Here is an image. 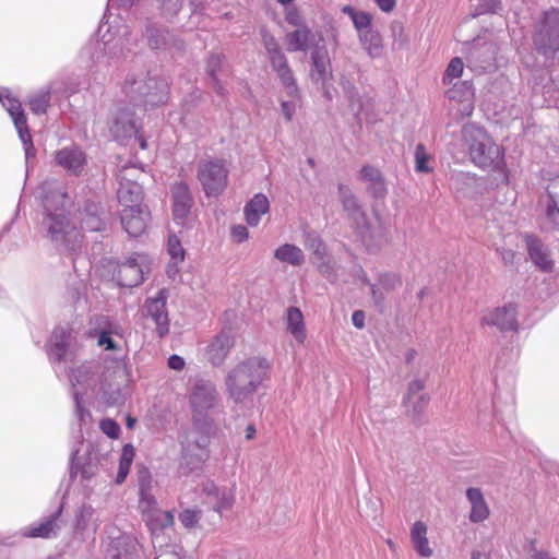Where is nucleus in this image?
<instances>
[{"instance_id": "62", "label": "nucleus", "mask_w": 559, "mask_h": 559, "mask_svg": "<svg viewBox=\"0 0 559 559\" xmlns=\"http://www.w3.org/2000/svg\"><path fill=\"white\" fill-rule=\"evenodd\" d=\"M392 35L395 41H399L401 45L406 44L407 38L405 35V28L401 23L392 24Z\"/></svg>"}, {"instance_id": "16", "label": "nucleus", "mask_w": 559, "mask_h": 559, "mask_svg": "<svg viewBox=\"0 0 559 559\" xmlns=\"http://www.w3.org/2000/svg\"><path fill=\"white\" fill-rule=\"evenodd\" d=\"M535 48L545 57H554L559 50V22L547 16L534 37Z\"/></svg>"}, {"instance_id": "55", "label": "nucleus", "mask_w": 559, "mask_h": 559, "mask_svg": "<svg viewBox=\"0 0 559 559\" xmlns=\"http://www.w3.org/2000/svg\"><path fill=\"white\" fill-rule=\"evenodd\" d=\"M200 518L201 512L192 509H186L179 515V520L182 525L189 528L193 527L199 522Z\"/></svg>"}, {"instance_id": "63", "label": "nucleus", "mask_w": 559, "mask_h": 559, "mask_svg": "<svg viewBox=\"0 0 559 559\" xmlns=\"http://www.w3.org/2000/svg\"><path fill=\"white\" fill-rule=\"evenodd\" d=\"M221 488L217 487L213 481H205L202 485V491L207 497L209 502L212 503L214 501L216 493L218 492Z\"/></svg>"}, {"instance_id": "41", "label": "nucleus", "mask_w": 559, "mask_h": 559, "mask_svg": "<svg viewBox=\"0 0 559 559\" xmlns=\"http://www.w3.org/2000/svg\"><path fill=\"white\" fill-rule=\"evenodd\" d=\"M342 12L350 17L358 36H360L362 33L373 29V17L370 13L365 11H357L352 5H344L342 8Z\"/></svg>"}, {"instance_id": "12", "label": "nucleus", "mask_w": 559, "mask_h": 559, "mask_svg": "<svg viewBox=\"0 0 559 559\" xmlns=\"http://www.w3.org/2000/svg\"><path fill=\"white\" fill-rule=\"evenodd\" d=\"M481 324L496 326L502 332L518 330V310L515 304L486 310L481 316Z\"/></svg>"}, {"instance_id": "39", "label": "nucleus", "mask_w": 559, "mask_h": 559, "mask_svg": "<svg viewBox=\"0 0 559 559\" xmlns=\"http://www.w3.org/2000/svg\"><path fill=\"white\" fill-rule=\"evenodd\" d=\"M359 43L367 55L371 58H380L383 53V39L377 29L362 33L358 36Z\"/></svg>"}, {"instance_id": "38", "label": "nucleus", "mask_w": 559, "mask_h": 559, "mask_svg": "<svg viewBox=\"0 0 559 559\" xmlns=\"http://www.w3.org/2000/svg\"><path fill=\"white\" fill-rule=\"evenodd\" d=\"M411 538L415 550L421 557H430L432 555V549L429 547L427 538V525L424 522L417 521L413 524Z\"/></svg>"}, {"instance_id": "5", "label": "nucleus", "mask_w": 559, "mask_h": 559, "mask_svg": "<svg viewBox=\"0 0 559 559\" xmlns=\"http://www.w3.org/2000/svg\"><path fill=\"white\" fill-rule=\"evenodd\" d=\"M462 134L469 157L476 166L484 169L500 167L503 163V151L483 128L467 123L463 127Z\"/></svg>"}, {"instance_id": "31", "label": "nucleus", "mask_w": 559, "mask_h": 559, "mask_svg": "<svg viewBox=\"0 0 559 559\" xmlns=\"http://www.w3.org/2000/svg\"><path fill=\"white\" fill-rule=\"evenodd\" d=\"M129 28L123 26L117 37L106 34L102 35V41H97V48L103 50L110 59H118L124 56L126 43L128 41Z\"/></svg>"}, {"instance_id": "30", "label": "nucleus", "mask_w": 559, "mask_h": 559, "mask_svg": "<svg viewBox=\"0 0 559 559\" xmlns=\"http://www.w3.org/2000/svg\"><path fill=\"white\" fill-rule=\"evenodd\" d=\"M61 507L49 518L45 519L41 522L34 523L33 525L28 526L25 532L24 536L26 537H40V538H52L56 537L61 528L60 524V514H61Z\"/></svg>"}, {"instance_id": "37", "label": "nucleus", "mask_w": 559, "mask_h": 559, "mask_svg": "<svg viewBox=\"0 0 559 559\" xmlns=\"http://www.w3.org/2000/svg\"><path fill=\"white\" fill-rule=\"evenodd\" d=\"M286 329L298 343H304L306 340V326L304 314L297 307H289L286 313Z\"/></svg>"}, {"instance_id": "11", "label": "nucleus", "mask_w": 559, "mask_h": 559, "mask_svg": "<svg viewBox=\"0 0 559 559\" xmlns=\"http://www.w3.org/2000/svg\"><path fill=\"white\" fill-rule=\"evenodd\" d=\"M150 271V261L145 254L133 253L123 263L118 265L116 278L119 285L134 287L144 281Z\"/></svg>"}, {"instance_id": "1", "label": "nucleus", "mask_w": 559, "mask_h": 559, "mask_svg": "<svg viewBox=\"0 0 559 559\" xmlns=\"http://www.w3.org/2000/svg\"><path fill=\"white\" fill-rule=\"evenodd\" d=\"M44 217L40 224L45 237L57 247L75 251L82 241L80 231L70 222L66 205L68 195L63 187L53 181H46L41 186Z\"/></svg>"}, {"instance_id": "22", "label": "nucleus", "mask_w": 559, "mask_h": 559, "mask_svg": "<svg viewBox=\"0 0 559 559\" xmlns=\"http://www.w3.org/2000/svg\"><path fill=\"white\" fill-rule=\"evenodd\" d=\"M111 377L114 382H108L106 379L102 385L103 395L108 405H118L124 400V389L127 388L128 379L127 371L123 366H117Z\"/></svg>"}, {"instance_id": "42", "label": "nucleus", "mask_w": 559, "mask_h": 559, "mask_svg": "<svg viewBox=\"0 0 559 559\" xmlns=\"http://www.w3.org/2000/svg\"><path fill=\"white\" fill-rule=\"evenodd\" d=\"M274 257L278 261L288 263L294 266H299L305 261V254H304L302 250L299 247H297L295 245H290V243H285L283 246H280L275 250Z\"/></svg>"}, {"instance_id": "9", "label": "nucleus", "mask_w": 559, "mask_h": 559, "mask_svg": "<svg viewBox=\"0 0 559 559\" xmlns=\"http://www.w3.org/2000/svg\"><path fill=\"white\" fill-rule=\"evenodd\" d=\"M427 376L423 378H415L409 381L406 393L403 397V406L407 416L416 425L424 423V412L429 403V395L424 393L426 386Z\"/></svg>"}, {"instance_id": "4", "label": "nucleus", "mask_w": 559, "mask_h": 559, "mask_svg": "<svg viewBox=\"0 0 559 559\" xmlns=\"http://www.w3.org/2000/svg\"><path fill=\"white\" fill-rule=\"evenodd\" d=\"M139 510L152 535L174 524V515L158 508L154 491L156 483L150 471L141 467L138 471Z\"/></svg>"}, {"instance_id": "46", "label": "nucleus", "mask_w": 559, "mask_h": 559, "mask_svg": "<svg viewBox=\"0 0 559 559\" xmlns=\"http://www.w3.org/2000/svg\"><path fill=\"white\" fill-rule=\"evenodd\" d=\"M50 102V92L40 91L28 99V105L34 114H45Z\"/></svg>"}, {"instance_id": "33", "label": "nucleus", "mask_w": 559, "mask_h": 559, "mask_svg": "<svg viewBox=\"0 0 559 559\" xmlns=\"http://www.w3.org/2000/svg\"><path fill=\"white\" fill-rule=\"evenodd\" d=\"M206 72L211 80V86L216 94L224 96L226 90L221 76L227 75V70L224 68V57L218 53H212L206 63Z\"/></svg>"}, {"instance_id": "58", "label": "nucleus", "mask_w": 559, "mask_h": 559, "mask_svg": "<svg viewBox=\"0 0 559 559\" xmlns=\"http://www.w3.org/2000/svg\"><path fill=\"white\" fill-rule=\"evenodd\" d=\"M102 431L109 438H118L120 433V426L112 419L106 418L100 421Z\"/></svg>"}, {"instance_id": "52", "label": "nucleus", "mask_w": 559, "mask_h": 559, "mask_svg": "<svg viewBox=\"0 0 559 559\" xmlns=\"http://www.w3.org/2000/svg\"><path fill=\"white\" fill-rule=\"evenodd\" d=\"M104 226L103 219L90 212H87L81 221V228L88 231H98L102 230Z\"/></svg>"}, {"instance_id": "24", "label": "nucleus", "mask_w": 559, "mask_h": 559, "mask_svg": "<svg viewBox=\"0 0 559 559\" xmlns=\"http://www.w3.org/2000/svg\"><path fill=\"white\" fill-rule=\"evenodd\" d=\"M234 336L230 331H222L206 346L205 357L213 366L224 364L230 348L234 346Z\"/></svg>"}, {"instance_id": "10", "label": "nucleus", "mask_w": 559, "mask_h": 559, "mask_svg": "<svg viewBox=\"0 0 559 559\" xmlns=\"http://www.w3.org/2000/svg\"><path fill=\"white\" fill-rule=\"evenodd\" d=\"M0 102L5 107L14 122L24 146L26 162H28V159L35 155V148L22 105L17 99L10 97L8 91L0 92Z\"/></svg>"}, {"instance_id": "20", "label": "nucleus", "mask_w": 559, "mask_h": 559, "mask_svg": "<svg viewBox=\"0 0 559 559\" xmlns=\"http://www.w3.org/2000/svg\"><path fill=\"white\" fill-rule=\"evenodd\" d=\"M496 53L492 43L476 40L467 48V61L474 69L486 71L493 67Z\"/></svg>"}, {"instance_id": "14", "label": "nucleus", "mask_w": 559, "mask_h": 559, "mask_svg": "<svg viewBox=\"0 0 559 559\" xmlns=\"http://www.w3.org/2000/svg\"><path fill=\"white\" fill-rule=\"evenodd\" d=\"M132 170V167H124L118 175L119 188L117 191V198L122 209L129 206H145L142 204V187L136 181L131 179L130 173Z\"/></svg>"}, {"instance_id": "6", "label": "nucleus", "mask_w": 559, "mask_h": 559, "mask_svg": "<svg viewBox=\"0 0 559 559\" xmlns=\"http://www.w3.org/2000/svg\"><path fill=\"white\" fill-rule=\"evenodd\" d=\"M123 92L135 105L157 106L167 97V85L163 80L150 76L147 72L129 74Z\"/></svg>"}, {"instance_id": "56", "label": "nucleus", "mask_w": 559, "mask_h": 559, "mask_svg": "<svg viewBox=\"0 0 559 559\" xmlns=\"http://www.w3.org/2000/svg\"><path fill=\"white\" fill-rule=\"evenodd\" d=\"M476 15L484 13H497L500 8V0H477Z\"/></svg>"}, {"instance_id": "45", "label": "nucleus", "mask_w": 559, "mask_h": 559, "mask_svg": "<svg viewBox=\"0 0 559 559\" xmlns=\"http://www.w3.org/2000/svg\"><path fill=\"white\" fill-rule=\"evenodd\" d=\"M157 2V9L163 17L170 21L182 9V0H155Z\"/></svg>"}, {"instance_id": "29", "label": "nucleus", "mask_w": 559, "mask_h": 559, "mask_svg": "<svg viewBox=\"0 0 559 559\" xmlns=\"http://www.w3.org/2000/svg\"><path fill=\"white\" fill-rule=\"evenodd\" d=\"M138 542L130 534H119L107 546L105 559H133Z\"/></svg>"}, {"instance_id": "48", "label": "nucleus", "mask_w": 559, "mask_h": 559, "mask_svg": "<svg viewBox=\"0 0 559 559\" xmlns=\"http://www.w3.org/2000/svg\"><path fill=\"white\" fill-rule=\"evenodd\" d=\"M94 515V509L91 506H82L75 514L74 527L78 532H84L90 525Z\"/></svg>"}, {"instance_id": "36", "label": "nucleus", "mask_w": 559, "mask_h": 559, "mask_svg": "<svg viewBox=\"0 0 559 559\" xmlns=\"http://www.w3.org/2000/svg\"><path fill=\"white\" fill-rule=\"evenodd\" d=\"M270 203L263 193L255 194L245 206V215L248 225L257 226L261 216L267 213Z\"/></svg>"}, {"instance_id": "25", "label": "nucleus", "mask_w": 559, "mask_h": 559, "mask_svg": "<svg viewBox=\"0 0 559 559\" xmlns=\"http://www.w3.org/2000/svg\"><path fill=\"white\" fill-rule=\"evenodd\" d=\"M312 66L310 70V76L313 82L320 83L324 90V95L328 99L332 96L329 91L325 90V83L331 79L332 71L328 56V51L324 48H317L311 53Z\"/></svg>"}, {"instance_id": "15", "label": "nucleus", "mask_w": 559, "mask_h": 559, "mask_svg": "<svg viewBox=\"0 0 559 559\" xmlns=\"http://www.w3.org/2000/svg\"><path fill=\"white\" fill-rule=\"evenodd\" d=\"M93 366L91 364H83L78 368L73 369L70 374V382L74 389L73 396L75 401V415L81 424H85L91 418V413L84 409L81 405L80 395L81 390L79 386L84 389L90 386L93 382Z\"/></svg>"}, {"instance_id": "28", "label": "nucleus", "mask_w": 559, "mask_h": 559, "mask_svg": "<svg viewBox=\"0 0 559 559\" xmlns=\"http://www.w3.org/2000/svg\"><path fill=\"white\" fill-rule=\"evenodd\" d=\"M171 195L174 219L179 225H183L192 206L189 187L183 182H178L173 187Z\"/></svg>"}, {"instance_id": "49", "label": "nucleus", "mask_w": 559, "mask_h": 559, "mask_svg": "<svg viewBox=\"0 0 559 559\" xmlns=\"http://www.w3.org/2000/svg\"><path fill=\"white\" fill-rule=\"evenodd\" d=\"M463 70L464 64L462 59L459 57L453 58L445 69L443 83L451 84L454 79H459L462 75Z\"/></svg>"}, {"instance_id": "50", "label": "nucleus", "mask_w": 559, "mask_h": 559, "mask_svg": "<svg viewBox=\"0 0 559 559\" xmlns=\"http://www.w3.org/2000/svg\"><path fill=\"white\" fill-rule=\"evenodd\" d=\"M167 251L170 255V260H174L175 263H181L185 260V249L181 246L180 240L177 238V236L171 235L168 238L167 243Z\"/></svg>"}, {"instance_id": "64", "label": "nucleus", "mask_w": 559, "mask_h": 559, "mask_svg": "<svg viewBox=\"0 0 559 559\" xmlns=\"http://www.w3.org/2000/svg\"><path fill=\"white\" fill-rule=\"evenodd\" d=\"M221 488L217 487L213 481H205L202 485V491L207 497L209 502L212 503L214 501L216 493L218 492Z\"/></svg>"}, {"instance_id": "53", "label": "nucleus", "mask_w": 559, "mask_h": 559, "mask_svg": "<svg viewBox=\"0 0 559 559\" xmlns=\"http://www.w3.org/2000/svg\"><path fill=\"white\" fill-rule=\"evenodd\" d=\"M282 85L285 88V93L290 98H299V88L296 83V79L294 76V73L290 72L287 75L280 79Z\"/></svg>"}, {"instance_id": "47", "label": "nucleus", "mask_w": 559, "mask_h": 559, "mask_svg": "<svg viewBox=\"0 0 559 559\" xmlns=\"http://www.w3.org/2000/svg\"><path fill=\"white\" fill-rule=\"evenodd\" d=\"M262 43L267 52L269 59L273 60V58H277L284 56L276 38L270 34L266 29H261Z\"/></svg>"}, {"instance_id": "44", "label": "nucleus", "mask_w": 559, "mask_h": 559, "mask_svg": "<svg viewBox=\"0 0 559 559\" xmlns=\"http://www.w3.org/2000/svg\"><path fill=\"white\" fill-rule=\"evenodd\" d=\"M235 502V491L233 488L223 487L218 490L214 501H212L214 511L222 513L229 510Z\"/></svg>"}, {"instance_id": "2", "label": "nucleus", "mask_w": 559, "mask_h": 559, "mask_svg": "<svg viewBox=\"0 0 559 559\" xmlns=\"http://www.w3.org/2000/svg\"><path fill=\"white\" fill-rule=\"evenodd\" d=\"M270 364L265 358L251 357L233 367L225 378V390L235 404H247L269 378Z\"/></svg>"}, {"instance_id": "18", "label": "nucleus", "mask_w": 559, "mask_h": 559, "mask_svg": "<svg viewBox=\"0 0 559 559\" xmlns=\"http://www.w3.org/2000/svg\"><path fill=\"white\" fill-rule=\"evenodd\" d=\"M168 294L165 288L159 289L155 297L148 298L145 302V310L156 324L158 336L163 337L169 331L168 313L166 311Z\"/></svg>"}, {"instance_id": "59", "label": "nucleus", "mask_w": 559, "mask_h": 559, "mask_svg": "<svg viewBox=\"0 0 559 559\" xmlns=\"http://www.w3.org/2000/svg\"><path fill=\"white\" fill-rule=\"evenodd\" d=\"M400 284L401 281L395 274L385 273L379 278V285L386 292L394 289Z\"/></svg>"}, {"instance_id": "61", "label": "nucleus", "mask_w": 559, "mask_h": 559, "mask_svg": "<svg viewBox=\"0 0 559 559\" xmlns=\"http://www.w3.org/2000/svg\"><path fill=\"white\" fill-rule=\"evenodd\" d=\"M231 237L234 241L240 243L249 238V233L246 226L236 225L231 228Z\"/></svg>"}, {"instance_id": "54", "label": "nucleus", "mask_w": 559, "mask_h": 559, "mask_svg": "<svg viewBox=\"0 0 559 559\" xmlns=\"http://www.w3.org/2000/svg\"><path fill=\"white\" fill-rule=\"evenodd\" d=\"M270 62L272 69L276 72L278 79L293 72V70L288 66V61L285 55L277 58H273V60H270Z\"/></svg>"}, {"instance_id": "13", "label": "nucleus", "mask_w": 559, "mask_h": 559, "mask_svg": "<svg viewBox=\"0 0 559 559\" xmlns=\"http://www.w3.org/2000/svg\"><path fill=\"white\" fill-rule=\"evenodd\" d=\"M53 163L69 175L80 176L87 164V156L80 146L73 144L56 151Z\"/></svg>"}, {"instance_id": "3", "label": "nucleus", "mask_w": 559, "mask_h": 559, "mask_svg": "<svg viewBox=\"0 0 559 559\" xmlns=\"http://www.w3.org/2000/svg\"><path fill=\"white\" fill-rule=\"evenodd\" d=\"M188 401L193 426L209 433L216 427L215 409L219 405V393L214 382L206 379L194 380L188 390Z\"/></svg>"}, {"instance_id": "35", "label": "nucleus", "mask_w": 559, "mask_h": 559, "mask_svg": "<svg viewBox=\"0 0 559 559\" xmlns=\"http://www.w3.org/2000/svg\"><path fill=\"white\" fill-rule=\"evenodd\" d=\"M209 443L206 436H202L194 441L187 439L181 442L182 454L186 459H190V463H202L209 457Z\"/></svg>"}, {"instance_id": "43", "label": "nucleus", "mask_w": 559, "mask_h": 559, "mask_svg": "<svg viewBox=\"0 0 559 559\" xmlns=\"http://www.w3.org/2000/svg\"><path fill=\"white\" fill-rule=\"evenodd\" d=\"M135 452L132 444H126L122 448V452L119 460V468L118 474L116 477L117 484H122L130 471V467L132 465L133 459H134Z\"/></svg>"}, {"instance_id": "23", "label": "nucleus", "mask_w": 559, "mask_h": 559, "mask_svg": "<svg viewBox=\"0 0 559 559\" xmlns=\"http://www.w3.org/2000/svg\"><path fill=\"white\" fill-rule=\"evenodd\" d=\"M109 130L117 140L136 134V124L133 112L128 107L118 106L112 112Z\"/></svg>"}, {"instance_id": "27", "label": "nucleus", "mask_w": 559, "mask_h": 559, "mask_svg": "<svg viewBox=\"0 0 559 559\" xmlns=\"http://www.w3.org/2000/svg\"><path fill=\"white\" fill-rule=\"evenodd\" d=\"M72 335L64 328H56L48 349V355L51 361L61 362L67 361L71 356Z\"/></svg>"}, {"instance_id": "8", "label": "nucleus", "mask_w": 559, "mask_h": 559, "mask_svg": "<svg viewBox=\"0 0 559 559\" xmlns=\"http://www.w3.org/2000/svg\"><path fill=\"white\" fill-rule=\"evenodd\" d=\"M198 178L207 197L219 195L228 182V169L225 162L222 159L200 162Z\"/></svg>"}, {"instance_id": "57", "label": "nucleus", "mask_w": 559, "mask_h": 559, "mask_svg": "<svg viewBox=\"0 0 559 559\" xmlns=\"http://www.w3.org/2000/svg\"><path fill=\"white\" fill-rule=\"evenodd\" d=\"M546 221L550 228L559 229V207L555 201H550L547 205Z\"/></svg>"}, {"instance_id": "32", "label": "nucleus", "mask_w": 559, "mask_h": 559, "mask_svg": "<svg viewBox=\"0 0 559 559\" xmlns=\"http://www.w3.org/2000/svg\"><path fill=\"white\" fill-rule=\"evenodd\" d=\"M466 499L471 504L469 521L480 523L488 519L489 507L485 500L484 493L479 488L471 487L466 490Z\"/></svg>"}, {"instance_id": "19", "label": "nucleus", "mask_w": 559, "mask_h": 559, "mask_svg": "<svg viewBox=\"0 0 559 559\" xmlns=\"http://www.w3.org/2000/svg\"><path fill=\"white\" fill-rule=\"evenodd\" d=\"M120 221L123 229L132 237L141 236L150 221L147 206H129L121 210Z\"/></svg>"}, {"instance_id": "51", "label": "nucleus", "mask_w": 559, "mask_h": 559, "mask_svg": "<svg viewBox=\"0 0 559 559\" xmlns=\"http://www.w3.org/2000/svg\"><path fill=\"white\" fill-rule=\"evenodd\" d=\"M430 156L426 152L423 144H418L415 150V169L418 173H429L431 168L428 166Z\"/></svg>"}, {"instance_id": "7", "label": "nucleus", "mask_w": 559, "mask_h": 559, "mask_svg": "<svg viewBox=\"0 0 559 559\" xmlns=\"http://www.w3.org/2000/svg\"><path fill=\"white\" fill-rule=\"evenodd\" d=\"M338 193L343 209L347 212L348 216L353 221L355 229L364 243L368 247H371L373 245L380 246L381 243L386 242L388 239L385 229L382 226L373 229L369 225L366 213L361 209L352 190L344 185H340Z\"/></svg>"}, {"instance_id": "40", "label": "nucleus", "mask_w": 559, "mask_h": 559, "mask_svg": "<svg viewBox=\"0 0 559 559\" xmlns=\"http://www.w3.org/2000/svg\"><path fill=\"white\" fill-rule=\"evenodd\" d=\"M360 178L369 182V189L376 198H383L386 188L381 173L372 166H364L360 170Z\"/></svg>"}, {"instance_id": "34", "label": "nucleus", "mask_w": 559, "mask_h": 559, "mask_svg": "<svg viewBox=\"0 0 559 559\" xmlns=\"http://www.w3.org/2000/svg\"><path fill=\"white\" fill-rule=\"evenodd\" d=\"M314 40V35L308 27H299L285 35L284 41L289 52H306Z\"/></svg>"}, {"instance_id": "26", "label": "nucleus", "mask_w": 559, "mask_h": 559, "mask_svg": "<svg viewBox=\"0 0 559 559\" xmlns=\"http://www.w3.org/2000/svg\"><path fill=\"white\" fill-rule=\"evenodd\" d=\"M525 242L528 257L534 265L543 272H551L554 270L555 262L548 247L543 243L540 239L532 235H527L525 237Z\"/></svg>"}, {"instance_id": "60", "label": "nucleus", "mask_w": 559, "mask_h": 559, "mask_svg": "<svg viewBox=\"0 0 559 559\" xmlns=\"http://www.w3.org/2000/svg\"><path fill=\"white\" fill-rule=\"evenodd\" d=\"M298 99L299 98H292V100H283L282 102V104H281L282 111L287 121H290L293 119V116L295 115L296 107H297L296 100H298Z\"/></svg>"}, {"instance_id": "17", "label": "nucleus", "mask_w": 559, "mask_h": 559, "mask_svg": "<svg viewBox=\"0 0 559 559\" xmlns=\"http://www.w3.org/2000/svg\"><path fill=\"white\" fill-rule=\"evenodd\" d=\"M144 38L153 50H181L183 44L167 28L155 23H148L145 27Z\"/></svg>"}, {"instance_id": "21", "label": "nucleus", "mask_w": 559, "mask_h": 559, "mask_svg": "<svg viewBox=\"0 0 559 559\" xmlns=\"http://www.w3.org/2000/svg\"><path fill=\"white\" fill-rule=\"evenodd\" d=\"M449 100L454 102L461 117H469L474 110V88L468 81L455 83L447 92Z\"/></svg>"}]
</instances>
